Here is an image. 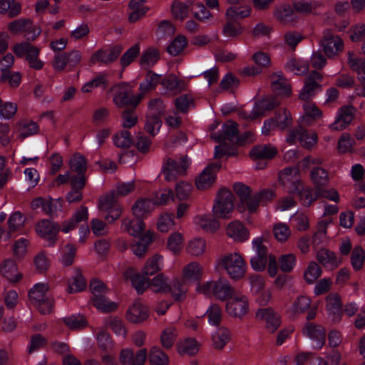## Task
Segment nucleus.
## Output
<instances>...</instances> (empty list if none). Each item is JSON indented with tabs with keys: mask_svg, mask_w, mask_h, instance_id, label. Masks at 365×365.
<instances>
[{
	"mask_svg": "<svg viewBox=\"0 0 365 365\" xmlns=\"http://www.w3.org/2000/svg\"><path fill=\"white\" fill-rule=\"evenodd\" d=\"M126 280H130L133 287L138 294H142L149 287L155 292H170L173 297L178 301L185 298L187 289L185 287L180 279H175L169 282L168 278L163 274H159L151 282L148 277L141 276L133 267H128L123 272Z\"/></svg>",
	"mask_w": 365,
	"mask_h": 365,
	"instance_id": "nucleus-1",
	"label": "nucleus"
},
{
	"mask_svg": "<svg viewBox=\"0 0 365 365\" xmlns=\"http://www.w3.org/2000/svg\"><path fill=\"white\" fill-rule=\"evenodd\" d=\"M135 187V181L117 183L115 190L99 200L98 208L104 214L105 219L113 222L121 215L123 208L118 202V197H125L131 193Z\"/></svg>",
	"mask_w": 365,
	"mask_h": 365,
	"instance_id": "nucleus-2",
	"label": "nucleus"
},
{
	"mask_svg": "<svg viewBox=\"0 0 365 365\" xmlns=\"http://www.w3.org/2000/svg\"><path fill=\"white\" fill-rule=\"evenodd\" d=\"M216 266L224 269L229 277L240 280L245 276L247 264L238 252H229L220 256L216 260Z\"/></svg>",
	"mask_w": 365,
	"mask_h": 365,
	"instance_id": "nucleus-3",
	"label": "nucleus"
},
{
	"mask_svg": "<svg viewBox=\"0 0 365 365\" xmlns=\"http://www.w3.org/2000/svg\"><path fill=\"white\" fill-rule=\"evenodd\" d=\"M196 292L205 296H214L221 301H227L236 292L230 282L223 278L217 280H208L196 285Z\"/></svg>",
	"mask_w": 365,
	"mask_h": 365,
	"instance_id": "nucleus-4",
	"label": "nucleus"
},
{
	"mask_svg": "<svg viewBox=\"0 0 365 365\" xmlns=\"http://www.w3.org/2000/svg\"><path fill=\"white\" fill-rule=\"evenodd\" d=\"M49 290L48 283L39 282L34 284L29 292L33 306L42 314H50L53 310V299L47 294Z\"/></svg>",
	"mask_w": 365,
	"mask_h": 365,
	"instance_id": "nucleus-5",
	"label": "nucleus"
},
{
	"mask_svg": "<svg viewBox=\"0 0 365 365\" xmlns=\"http://www.w3.org/2000/svg\"><path fill=\"white\" fill-rule=\"evenodd\" d=\"M235 209V196L231 191L221 188L218 190L212 206V213L217 218L229 219Z\"/></svg>",
	"mask_w": 365,
	"mask_h": 365,
	"instance_id": "nucleus-6",
	"label": "nucleus"
},
{
	"mask_svg": "<svg viewBox=\"0 0 365 365\" xmlns=\"http://www.w3.org/2000/svg\"><path fill=\"white\" fill-rule=\"evenodd\" d=\"M191 163L187 156L175 160L168 159L163 166V174L167 181H173L178 176L184 175Z\"/></svg>",
	"mask_w": 365,
	"mask_h": 365,
	"instance_id": "nucleus-7",
	"label": "nucleus"
},
{
	"mask_svg": "<svg viewBox=\"0 0 365 365\" xmlns=\"http://www.w3.org/2000/svg\"><path fill=\"white\" fill-rule=\"evenodd\" d=\"M279 182L287 192L294 194L302 188V181L299 178V168L287 167L282 170L278 175Z\"/></svg>",
	"mask_w": 365,
	"mask_h": 365,
	"instance_id": "nucleus-8",
	"label": "nucleus"
},
{
	"mask_svg": "<svg viewBox=\"0 0 365 365\" xmlns=\"http://www.w3.org/2000/svg\"><path fill=\"white\" fill-rule=\"evenodd\" d=\"M252 250L254 255L250 260L251 267L256 272L264 271L266 258L270 254L267 246L264 244V238L262 237H257L252 240Z\"/></svg>",
	"mask_w": 365,
	"mask_h": 365,
	"instance_id": "nucleus-9",
	"label": "nucleus"
},
{
	"mask_svg": "<svg viewBox=\"0 0 365 365\" xmlns=\"http://www.w3.org/2000/svg\"><path fill=\"white\" fill-rule=\"evenodd\" d=\"M225 311L230 317L242 318L249 311V302L247 296L236 291L227 300Z\"/></svg>",
	"mask_w": 365,
	"mask_h": 365,
	"instance_id": "nucleus-10",
	"label": "nucleus"
},
{
	"mask_svg": "<svg viewBox=\"0 0 365 365\" xmlns=\"http://www.w3.org/2000/svg\"><path fill=\"white\" fill-rule=\"evenodd\" d=\"M279 104V102L277 97L268 96L257 101L251 112L241 111L240 116L245 119L254 120L265 115L267 112L278 106Z\"/></svg>",
	"mask_w": 365,
	"mask_h": 365,
	"instance_id": "nucleus-11",
	"label": "nucleus"
},
{
	"mask_svg": "<svg viewBox=\"0 0 365 365\" xmlns=\"http://www.w3.org/2000/svg\"><path fill=\"white\" fill-rule=\"evenodd\" d=\"M113 102L118 107H135L143 98L142 94L134 96L128 85H118L113 88Z\"/></svg>",
	"mask_w": 365,
	"mask_h": 365,
	"instance_id": "nucleus-12",
	"label": "nucleus"
},
{
	"mask_svg": "<svg viewBox=\"0 0 365 365\" xmlns=\"http://www.w3.org/2000/svg\"><path fill=\"white\" fill-rule=\"evenodd\" d=\"M220 163H211L196 176L195 186L199 190H205L212 187L217 180V173L220 169Z\"/></svg>",
	"mask_w": 365,
	"mask_h": 365,
	"instance_id": "nucleus-13",
	"label": "nucleus"
},
{
	"mask_svg": "<svg viewBox=\"0 0 365 365\" xmlns=\"http://www.w3.org/2000/svg\"><path fill=\"white\" fill-rule=\"evenodd\" d=\"M8 28L14 34H24V37L29 41L34 40L41 31L40 28L34 25L29 19L15 20L8 25Z\"/></svg>",
	"mask_w": 365,
	"mask_h": 365,
	"instance_id": "nucleus-14",
	"label": "nucleus"
},
{
	"mask_svg": "<svg viewBox=\"0 0 365 365\" xmlns=\"http://www.w3.org/2000/svg\"><path fill=\"white\" fill-rule=\"evenodd\" d=\"M204 269L202 266L197 262L192 261L185 264L181 271V280L182 285L190 284L199 282L202 278Z\"/></svg>",
	"mask_w": 365,
	"mask_h": 365,
	"instance_id": "nucleus-15",
	"label": "nucleus"
},
{
	"mask_svg": "<svg viewBox=\"0 0 365 365\" xmlns=\"http://www.w3.org/2000/svg\"><path fill=\"white\" fill-rule=\"evenodd\" d=\"M302 334L312 341V348L321 349L325 343V330L319 325L312 322H307L303 329Z\"/></svg>",
	"mask_w": 365,
	"mask_h": 365,
	"instance_id": "nucleus-16",
	"label": "nucleus"
},
{
	"mask_svg": "<svg viewBox=\"0 0 365 365\" xmlns=\"http://www.w3.org/2000/svg\"><path fill=\"white\" fill-rule=\"evenodd\" d=\"M281 117L284 118L283 121L274 120V118L265 120L262 128V133L268 135L277 128L283 130L292 124L291 114L287 110L284 109L277 113V119Z\"/></svg>",
	"mask_w": 365,
	"mask_h": 365,
	"instance_id": "nucleus-17",
	"label": "nucleus"
},
{
	"mask_svg": "<svg viewBox=\"0 0 365 365\" xmlns=\"http://www.w3.org/2000/svg\"><path fill=\"white\" fill-rule=\"evenodd\" d=\"M35 230L39 237L48 242V245H52L56 241L60 227L53 221L41 220L36 223Z\"/></svg>",
	"mask_w": 365,
	"mask_h": 365,
	"instance_id": "nucleus-18",
	"label": "nucleus"
},
{
	"mask_svg": "<svg viewBox=\"0 0 365 365\" xmlns=\"http://www.w3.org/2000/svg\"><path fill=\"white\" fill-rule=\"evenodd\" d=\"M81 60V56L77 51L67 53L61 50H56L53 66L56 71H62L66 66H74Z\"/></svg>",
	"mask_w": 365,
	"mask_h": 365,
	"instance_id": "nucleus-19",
	"label": "nucleus"
},
{
	"mask_svg": "<svg viewBox=\"0 0 365 365\" xmlns=\"http://www.w3.org/2000/svg\"><path fill=\"white\" fill-rule=\"evenodd\" d=\"M119 358L123 365H144L148 351L146 349H140L135 353L132 349L125 348L121 350Z\"/></svg>",
	"mask_w": 365,
	"mask_h": 365,
	"instance_id": "nucleus-20",
	"label": "nucleus"
},
{
	"mask_svg": "<svg viewBox=\"0 0 365 365\" xmlns=\"http://www.w3.org/2000/svg\"><path fill=\"white\" fill-rule=\"evenodd\" d=\"M26 222L25 216L19 211L13 212L9 217V230L5 232L0 227V237L4 241L9 240L12 237V233L21 232L24 227Z\"/></svg>",
	"mask_w": 365,
	"mask_h": 365,
	"instance_id": "nucleus-21",
	"label": "nucleus"
},
{
	"mask_svg": "<svg viewBox=\"0 0 365 365\" xmlns=\"http://www.w3.org/2000/svg\"><path fill=\"white\" fill-rule=\"evenodd\" d=\"M355 109L351 106L341 107L337 111L335 120L329 125L333 130H341L346 128L354 118Z\"/></svg>",
	"mask_w": 365,
	"mask_h": 365,
	"instance_id": "nucleus-22",
	"label": "nucleus"
},
{
	"mask_svg": "<svg viewBox=\"0 0 365 365\" xmlns=\"http://www.w3.org/2000/svg\"><path fill=\"white\" fill-rule=\"evenodd\" d=\"M322 79V76L317 71H313L307 78L304 86L302 88L299 98L303 101H307L312 98L316 93L320 90V86L318 81Z\"/></svg>",
	"mask_w": 365,
	"mask_h": 365,
	"instance_id": "nucleus-23",
	"label": "nucleus"
},
{
	"mask_svg": "<svg viewBox=\"0 0 365 365\" xmlns=\"http://www.w3.org/2000/svg\"><path fill=\"white\" fill-rule=\"evenodd\" d=\"M256 317L265 323L266 329L271 333L274 332L280 325L279 316L269 307L259 309Z\"/></svg>",
	"mask_w": 365,
	"mask_h": 365,
	"instance_id": "nucleus-24",
	"label": "nucleus"
},
{
	"mask_svg": "<svg viewBox=\"0 0 365 365\" xmlns=\"http://www.w3.org/2000/svg\"><path fill=\"white\" fill-rule=\"evenodd\" d=\"M14 51L17 56L24 58L29 66L34 69H40L43 63L38 58L39 50L37 47H14Z\"/></svg>",
	"mask_w": 365,
	"mask_h": 365,
	"instance_id": "nucleus-25",
	"label": "nucleus"
},
{
	"mask_svg": "<svg viewBox=\"0 0 365 365\" xmlns=\"http://www.w3.org/2000/svg\"><path fill=\"white\" fill-rule=\"evenodd\" d=\"M272 91L278 96L287 97L290 96L292 89L287 79L282 72L277 71L270 76Z\"/></svg>",
	"mask_w": 365,
	"mask_h": 365,
	"instance_id": "nucleus-26",
	"label": "nucleus"
},
{
	"mask_svg": "<svg viewBox=\"0 0 365 365\" xmlns=\"http://www.w3.org/2000/svg\"><path fill=\"white\" fill-rule=\"evenodd\" d=\"M148 317V307L139 300H135L126 312V319L131 323H140Z\"/></svg>",
	"mask_w": 365,
	"mask_h": 365,
	"instance_id": "nucleus-27",
	"label": "nucleus"
},
{
	"mask_svg": "<svg viewBox=\"0 0 365 365\" xmlns=\"http://www.w3.org/2000/svg\"><path fill=\"white\" fill-rule=\"evenodd\" d=\"M227 235L235 242H243L250 237L248 230L239 221L230 222L226 229Z\"/></svg>",
	"mask_w": 365,
	"mask_h": 365,
	"instance_id": "nucleus-28",
	"label": "nucleus"
},
{
	"mask_svg": "<svg viewBox=\"0 0 365 365\" xmlns=\"http://www.w3.org/2000/svg\"><path fill=\"white\" fill-rule=\"evenodd\" d=\"M85 185V176L73 177L71 178V190L66 196L67 202L69 203L80 202L83 198L81 190Z\"/></svg>",
	"mask_w": 365,
	"mask_h": 365,
	"instance_id": "nucleus-29",
	"label": "nucleus"
},
{
	"mask_svg": "<svg viewBox=\"0 0 365 365\" xmlns=\"http://www.w3.org/2000/svg\"><path fill=\"white\" fill-rule=\"evenodd\" d=\"M120 53L118 47H108L101 48L96 51L91 58L93 63L100 62L109 63L116 60Z\"/></svg>",
	"mask_w": 365,
	"mask_h": 365,
	"instance_id": "nucleus-30",
	"label": "nucleus"
},
{
	"mask_svg": "<svg viewBox=\"0 0 365 365\" xmlns=\"http://www.w3.org/2000/svg\"><path fill=\"white\" fill-rule=\"evenodd\" d=\"M237 133V125L236 123L230 120L225 123L222 128V133H214L211 138L215 141L230 140L236 141Z\"/></svg>",
	"mask_w": 365,
	"mask_h": 365,
	"instance_id": "nucleus-31",
	"label": "nucleus"
},
{
	"mask_svg": "<svg viewBox=\"0 0 365 365\" xmlns=\"http://www.w3.org/2000/svg\"><path fill=\"white\" fill-rule=\"evenodd\" d=\"M327 310L331 321L339 322L341 316V303L336 294H330L327 297Z\"/></svg>",
	"mask_w": 365,
	"mask_h": 365,
	"instance_id": "nucleus-32",
	"label": "nucleus"
},
{
	"mask_svg": "<svg viewBox=\"0 0 365 365\" xmlns=\"http://www.w3.org/2000/svg\"><path fill=\"white\" fill-rule=\"evenodd\" d=\"M1 273L11 282L20 281L23 276L19 272L16 263L11 259H7L2 263Z\"/></svg>",
	"mask_w": 365,
	"mask_h": 365,
	"instance_id": "nucleus-33",
	"label": "nucleus"
},
{
	"mask_svg": "<svg viewBox=\"0 0 365 365\" xmlns=\"http://www.w3.org/2000/svg\"><path fill=\"white\" fill-rule=\"evenodd\" d=\"M317 259L326 269L330 270L341 263V259L333 252L326 249H321L317 252Z\"/></svg>",
	"mask_w": 365,
	"mask_h": 365,
	"instance_id": "nucleus-34",
	"label": "nucleus"
},
{
	"mask_svg": "<svg viewBox=\"0 0 365 365\" xmlns=\"http://www.w3.org/2000/svg\"><path fill=\"white\" fill-rule=\"evenodd\" d=\"M175 26L170 21H161L155 31V37L158 42L163 43L170 41L175 33Z\"/></svg>",
	"mask_w": 365,
	"mask_h": 365,
	"instance_id": "nucleus-35",
	"label": "nucleus"
},
{
	"mask_svg": "<svg viewBox=\"0 0 365 365\" xmlns=\"http://www.w3.org/2000/svg\"><path fill=\"white\" fill-rule=\"evenodd\" d=\"M155 206V205L152 200L140 198L133 205L132 212L136 218L142 219L153 210Z\"/></svg>",
	"mask_w": 365,
	"mask_h": 365,
	"instance_id": "nucleus-36",
	"label": "nucleus"
},
{
	"mask_svg": "<svg viewBox=\"0 0 365 365\" xmlns=\"http://www.w3.org/2000/svg\"><path fill=\"white\" fill-rule=\"evenodd\" d=\"M122 228L128 232L129 235L135 237H140L144 235L143 232L145 228V224L140 218L135 220L124 219L122 221Z\"/></svg>",
	"mask_w": 365,
	"mask_h": 365,
	"instance_id": "nucleus-37",
	"label": "nucleus"
},
{
	"mask_svg": "<svg viewBox=\"0 0 365 365\" xmlns=\"http://www.w3.org/2000/svg\"><path fill=\"white\" fill-rule=\"evenodd\" d=\"M207 248L204 238L195 237L189 240L186 244V252L192 257H200L205 253Z\"/></svg>",
	"mask_w": 365,
	"mask_h": 365,
	"instance_id": "nucleus-38",
	"label": "nucleus"
},
{
	"mask_svg": "<svg viewBox=\"0 0 365 365\" xmlns=\"http://www.w3.org/2000/svg\"><path fill=\"white\" fill-rule=\"evenodd\" d=\"M304 115L301 117V123L309 125L312 121L321 118L322 112L319 108L311 102H307L303 105Z\"/></svg>",
	"mask_w": 365,
	"mask_h": 365,
	"instance_id": "nucleus-39",
	"label": "nucleus"
},
{
	"mask_svg": "<svg viewBox=\"0 0 365 365\" xmlns=\"http://www.w3.org/2000/svg\"><path fill=\"white\" fill-rule=\"evenodd\" d=\"M311 299L305 295H299L292 302L287 309V312L295 316L304 313L311 305Z\"/></svg>",
	"mask_w": 365,
	"mask_h": 365,
	"instance_id": "nucleus-40",
	"label": "nucleus"
},
{
	"mask_svg": "<svg viewBox=\"0 0 365 365\" xmlns=\"http://www.w3.org/2000/svg\"><path fill=\"white\" fill-rule=\"evenodd\" d=\"M276 154V148L270 145H257L253 148L250 153V157L254 160L271 159Z\"/></svg>",
	"mask_w": 365,
	"mask_h": 365,
	"instance_id": "nucleus-41",
	"label": "nucleus"
},
{
	"mask_svg": "<svg viewBox=\"0 0 365 365\" xmlns=\"http://www.w3.org/2000/svg\"><path fill=\"white\" fill-rule=\"evenodd\" d=\"M163 267V257L160 255H155L149 258L145 264L143 269V276L148 277L153 275ZM142 276V274H140Z\"/></svg>",
	"mask_w": 365,
	"mask_h": 365,
	"instance_id": "nucleus-42",
	"label": "nucleus"
},
{
	"mask_svg": "<svg viewBox=\"0 0 365 365\" xmlns=\"http://www.w3.org/2000/svg\"><path fill=\"white\" fill-rule=\"evenodd\" d=\"M150 365H169L170 358L159 346H153L148 354Z\"/></svg>",
	"mask_w": 365,
	"mask_h": 365,
	"instance_id": "nucleus-43",
	"label": "nucleus"
},
{
	"mask_svg": "<svg viewBox=\"0 0 365 365\" xmlns=\"http://www.w3.org/2000/svg\"><path fill=\"white\" fill-rule=\"evenodd\" d=\"M86 287V282L81 270L75 268L73 271V276L68 282V292L74 293L83 291Z\"/></svg>",
	"mask_w": 365,
	"mask_h": 365,
	"instance_id": "nucleus-44",
	"label": "nucleus"
},
{
	"mask_svg": "<svg viewBox=\"0 0 365 365\" xmlns=\"http://www.w3.org/2000/svg\"><path fill=\"white\" fill-rule=\"evenodd\" d=\"M108 84V75L105 73L96 74L91 81L84 83L81 87L83 93H91L95 88H106Z\"/></svg>",
	"mask_w": 365,
	"mask_h": 365,
	"instance_id": "nucleus-45",
	"label": "nucleus"
},
{
	"mask_svg": "<svg viewBox=\"0 0 365 365\" xmlns=\"http://www.w3.org/2000/svg\"><path fill=\"white\" fill-rule=\"evenodd\" d=\"M348 62L349 66L357 73L359 80L365 84V58L349 53Z\"/></svg>",
	"mask_w": 365,
	"mask_h": 365,
	"instance_id": "nucleus-46",
	"label": "nucleus"
},
{
	"mask_svg": "<svg viewBox=\"0 0 365 365\" xmlns=\"http://www.w3.org/2000/svg\"><path fill=\"white\" fill-rule=\"evenodd\" d=\"M252 14V8L248 5L239 6H230L225 13L227 19L230 21L245 19L249 17Z\"/></svg>",
	"mask_w": 365,
	"mask_h": 365,
	"instance_id": "nucleus-47",
	"label": "nucleus"
},
{
	"mask_svg": "<svg viewBox=\"0 0 365 365\" xmlns=\"http://www.w3.org/2000/svg\"><path fill=\"white\" fill-rule=\"evenodd\" d=\"M195 223L206 232H215L220 227V222L217 219L209 215L197 216L194 220Z\"/></svg>",
	"mask_w": 365,
	"mask_h": 365,
	"instance_id": "nucleus-48",
	"label": "nucleus"
},
{
	"mask_svg": "<svg viewBox=\"0 0 365 365\" xmlns=\"http://www.w3.org/2000/svg\"><path fill=\"white\" fill-rule=\"evenodd\" d=\"M138 238V241L132 245L131 250L135 255L141 257L146 252L148 245L152 242L153 232L148 231L143 236Z\"/></svg>",
	"mask_w": 365,
	"mask_h": 365,
	"instance_id": "nucleus-49",
	"label": "nucleus"
},
{
	"mask_svg": "<svg viewBox=\"0 0 365 365\" xmlns=\"http://www.w3.org/2000/svg\"><path fill=\"white\" fill-rule=\"evenodd\" d=\"M200 348L199 343L194 338H187L177 344L178 352L180 354H195Z\"/></svg>",
	"mask_w": 365,
	"mask_h": 365,
	"instance_id": "nucleus-50",
	"label": "nucleus"
},
{
	"mask_svg": "<svg viewBox=\"0 0 365 365\" xmlns=\"http://www.w3.org/2000/svg\"><path fill=\"white\" fill-rule=\"evenodd\" d=\"M230 339V331L225 327H220L212 335V345L217 349H222Z\"/></svg>",
	"mask_w": 365,
	"mask_h": 365,
	"instance_id": "nucleus-51",
	"label": "nucleus"
},
{
	"mask_svg": "<svg viewBox=\"0 0 365 365\" xmlns=\"http://www.w3.org/2000/svg\"><path fill=\"white\" fill-rule=\"evenodd\" d=\"M295 10L293 6L284 4L275 9L274 11V17L282 22H289L295 19Z\"/></svg>",
	"mask_w": 365,
	"mask_h": 365,
	"instance_id": "nucleus-52",
	"label": "nucleus"
},
{
	"mask_svg": "<svg viewBox=\"0 0 365 365\" xmlns=\"http://www.w3.org/2000/svg\"><path fill=\"white\" fill-rule=\"evenodd\" d=\"M162 76L155 73L151 71H148L146 74L145 80L140 84V89L141 93L143 94L147 91H149L155 88L158 83H161Z\"/></svg>",
	"mask_w": 365,
	"mask_h": 365,
	"instance_id": "nucleus-53",
	"label": "nucleus"
},
{
	"mask_svg": "<svg viewBox=\"0 0 365 365\" xmlns=\"http://www.w3.org/2000/svg\"><path fill=\"white\" fill-rule=\"evenodd\" d=\"M310 179L314 187L320 188L327 183L329 180L328 173L321 167H314L310 172Z\"/></svg>",
	"mask_w": 365,
	"mask_h": 365,
	"instance_id": "nucleus-54",
	"label": "nucleus"
},
{
	"mask_svg": "<svg viewBox=\"0 0 365 365\" xmlns=\"http://www.w3.org/2000/svg\"><path fill=\"white\" fill-rule=\"evenodd\" d=\"M21 11V5L15 0H0V14L7 13L10 17L18 16Z\"/></svg>",
	"mask_w": 365,
	"mask_h": 365,
	"instance_id": "nucleus-55",
	"label": "nucleus"
},
{
	"mask_svg": "<svg viewBox=\"0 0 365 365\" xmlns=\"http://www.w3.org/2000/svg\"><path fill=\"white\" fill-rule=\"evenodd\" d=\"M294 194H297L299 196L303 204L306 206L311 205L313 202L319 197V188H317L316 187L314 189L308 187H304L303 183L302 190L296 192Z\"/></svg>",
	"mask_w": 365,
	"mask_h": 365,
	"instance_id": "nucleus-56",
	"label": "nucleus"
},
{
	"mask_svg": "<svg viewBox=\"0 0 365 365\" xmlns=\"http://www.w3.org/2000/svg\"><path fill=\"white\" fill-rule=\"evenodd\" d=\"M90 289L93 295L92 303L93 306H98L101 308H103V307H101L99 304V297L103 294H106L108 292L103 282L97 279L91 281L90 284Z\"/></svg>",
	"mask_w": 365,
	"mask_h": 365,
	"instance_id": "nucleus-57",
	"label": "nucleus"
},
{
	"mask_svg": "<svg viewBox=\"0 0 365 365\" xmlns=\"http://www.w3.org/2000/svg\"><path fill=\"white\" fill-rule=\"evenodd\" d=\"M76 247L71 244H67L61 248L60 262L65 267L71 266L76 256Z\"/></svg>",
	"mask_w": 365,
	"mask_h": 365,
	"instance_id": "nucleus-58",
	"label": "nucleus"
},
{
	"mask_svg": "<svg viewBox=\"0 0 365 365\" xmlns=\"http://www.w3.org/2000/svg\"><path fill=\"white\" fill-rule=\"evenodd\" d=\"M322 274L319 265L312 261L310 262L304 272V279L308 284H313Z\"/></svg>",
	"mask_w": 365,
	"mask_h": 365,
	"instance_id": "nucleus-59",
	"label": "nucleus"
},
{
	"mask_svg": "<svg viewBox=\"0 0 365 365\" xmlns=\"http://www.w3.org/2000/svg\"><path fill=\"white\" fill-rule=\"evenodd\" d=\"M177 330L173 327H169L163 329L160 336V344L163 348L168 349H170L177 338Z\"/></svg>",
	"mask_w": 365,
	"mask_h": 365,
	"instance_id": "nucleus-60",
	"label": "nucleus"
},
{
	"mask_svg": "<svg viewBox=\"0 0 365 365\" xmlns=\"http://www.w3.org/2000/svg\"><path fill=\"white\" fill-rule=\"evenodd\" d=\"M317 134L315 132L305 130L300 126L299 142L302 146L311 149L317 143Z\"/></svg>",
	"mask_w": 365,
	"mask_h": 365,
	"instance_id": "nucleus-61",
	"label": "nucleus"
},
{
	"mask_svg": "<svg viewBox=\"0 0 365 365\" xmlns=\"http://www.w3.org/2000/svg\"><path fill=\"white\" fill-rule=\"evenodd\" d=\"M70 168L77 173L76 177L84 176L83 173L87 168V163L85 158L78 154L73 155L69 160Z\"/></svg>",
	"mask_w": 365,
	"mask_h": 365,
	"instance_id": "nucleus-62",
	"label": "nucleus"
},
{
	"mask_svg": "<svg viewBox=\"0 0 365 365\" xmlns=\"http://www.w3.org/2000/svg\"><path fill=\"white\" fill-rule=\"evenodd\" d=\"M272 232L274 238L279 242H286L290 237L292 231L284 222H277L273 225Z\"/></svg>",
	"mask_w": 365,
	"mask_h": 365,
	"instance_id": "nucleus-63",
	"label": "nucleus"
},
{
	"mask_svg": "<svg viewBox=\"0 0 365 365\" xmlns=\"http://www.w3.org/2000/svg\"><path fill=\"white\" fill-rule=\"evenodd\" d=\"M184 237L183 235L178 232H173L168 238L167 247L174 254L179 253L183 246Z\"/></svg>",
	"mask_w": 365,
	"mask_h": 365,
	"instance_id": "nucleus-64",
	"label": "nucleus"
}]
</instances>
